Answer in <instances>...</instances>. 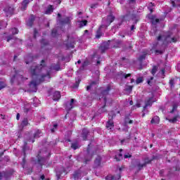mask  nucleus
Masks as SVG:
<instances>
[{
  "label": "nucleus",
  "mask_w": 180,
  "mask_h": 180,
  "mask_svg": "<svg viewBox=\"0 0 180 180\" xmlns=\"http://www.w3.org/2000/svg\"><path fill=\"white\" fill-rule=\"evenodd\" d=\"M169 84L170 88H175V79L173 78L170 79Z\"/></svg>",
  "instance_id": "40"
},
{
  "label": "nucleus",
  "mask_w": 180,
  "mask_h": 180,
  "mask_svg": "<svg viewBox=\"0 0 180 180\" xmlns=\"http://www.w3.org/2000/svg\"><path fill=\"white\" fill-rule=\"evenodd\" d=\"M176 108H178V106H176V105H174L173 108L171 111V113H174V112H175V110H176Z\"/></svg>",
  "instance_id": "58"
},
{
  "label": "nucleus",
  "mask_w": 180,
  "mask_h": 180,
  "mask_svg": "<svg viewBox=\"0 0 180 180\" xmlns=\"http://www.w3.org/2000/svg\"><path fill=\"white\" fill-rule=\"evenodd\" d=\"M71 20H72V17L71 16H65L58 20V22L60 25H71Z\"/></svg>",
  "instance_id": "13"
},
{
  "label": "nucleus",
  "mask_w": 180,
  "mask_h": 180,
  "mask_svg": "<svg viewBox=\"0 0 180 180\" xmlns=\"http://www.w3.org/2000/svg\"><path fill=\"white\" fill-rule=\"evenodd\" d=\"M13 70L15 72V75H13L11 79V84L16 82V81H17L18 84H19V82H20V81H26V79H27V78L23 77V75H22V72L16 71V70H15V68Z\"/></svg>",
  "instance_id": "4"
},
{
  "label": "nucleus",
  "mask_w": 180,
  "mask_h": 180,
  "mask_svg": "<svg viewBox=\"0 0 180 180\" xmlns=\"http://www.w3.org/2000/svg\"><path fill=\"white\" fill-rule=\"evenodd\" d=\"M94 88H96V82H92L89 86H87L86 91H89V89H94Z\"/></svg>",
  "instance_id": "31"
},
{
  "label": "nucleus",
  "mask_w": 180,
  "mask_h": 180,
  "mask_svg": "<svg viewBox=\"0 0 180 180\" xmlns=\"http://www.w3.org/2000/svg\"><path fill=\"white\" fill-rule=\"evenodd\" d=\"M123 76L126 79V78H129V77H131V74L127 75L126 73H124Z\"/></svg>",
  "instance_id": "60"
},
{
  "label": "nucleus",
  "mask_w": 180,
  "mask_h": 180,
  "mask_svg": "<svg viewBox=\"0 0 180 180\" xmlns=\"http://www.w3.org/2000/svg\"><path fill=\"white\" fill-rule=\"evenodd\" d=\"M40 136H41V131L39 129L36 130L35 133L34 134V136L28 139L27 141H29L30 143H34V139H39Z\"/></svg>",
  "instance_id": "14"
},
{
  "label": "nucleus",
  "mask_w": 180,
  "mask_h": 180,
  "mask_svg": "<svg viewBox=\"0 0 180 180\" xmlns=\"http://www.w3.org/2000/svg\"><path fill=\"white\" fill-rule=\"evenodd\" d=\"M61 98V94L60 91H55L53 94V101H58Z\"/></svg>",
  "instance_id": "27"
},
{
  "label": "nucleus",
  "mask_w": 180,
  "mask_h": 180,
  "mask_svg": "<svg viewBox=\"0 0 180 180\" xmlns=\"http://www.w3.org/2000/svg\"><path fill=\"white\" fill-rule=\"evenodd\" d=\"M96 6H98V4H94L91 5V9H95V8H96Z\"/></svg>",
  "instance_id": "61"
},
{
  "label": "nucleus",
  "mask_w": 180,
  "mask_h": 180,
  "mask_svg": "<svg viewBox=\"0 0 180 180\" xmlns=\"http://www.w3.org/2000/svg\"><path fill=\"white\" fill-rule=\"evenodd\" d=\"M115 20V16L113 14H110L106 17L103 18L102 20L101 27H104L105 29H108V26H110V23H112Z\"/></svg>",
  "instance_id": "5"
},
{
  "label": "nucleus",
  "mask_w": 180,
  "mask_h": 180,
  "mask_svg": "<svg viewBox=\"0 0 180 180\" xmlns=\"http://www.w3.org/2000/svg\"><path fill=\"white\" fill-rule=\"evenodd\" d=\"M151 123H160V117L155 116L151 120Z\"/></svg>",
  "instance_id": "39"
},
{
  "label": "nucleus",
  "mask_w": 180,
  "mask_h": 180,
  "mask_svg": "<svg viewBox=\"0 0 180 180\" xmlns=\"http://www.w3.org/2000/svg\"><path fill=\"white\" fill-rule=\"evenodd\" d=\"M30 1L33 0H24L22 3V6L20 8L21 11H26V8H27V5L30 3Z\"/></svg>",
  "instance_id": "23"
},
{
  "label": "nucleus",
  "mask_w": 180,
  "mask_h": 180,
  "mask_svg": "<svg viewBox=\"0 0 180 180\" xmlns=\"http://www.w3.org/2000/svg\"><path fill=\"white\" fill-rule=\"evenodd\" d=\"M158 70V68H157V66H153V68H152V70H151V74L153 75H155Z\"/></svg>",
  "instance_id": "43"
},
{
  "label": "nucleus",
  "mask_w": 180,
  "mask_h": 180,
  "mask_svg": "<svg viewBox=\"0 0 180 180\" xmlns=\"http://www.w3.org/2000/svg\"><path fill=\"white\" fill-rule=\"evenodd\" d=\"M80 81H81V80L78 79V80L76 82V84L74 85L73 88H77V86H79Z\"/></svg>",
  "instance_id": "57"
},
{
  "label": "nucleus",
  "mask_w": 180,
  "mask_h": 180,
  "mask_svg": "<svg viewBox=\"0 0 180 180\" xmlns=\"http://www.w3.org/2000/svg\"><path fill=\"white\" fill-rule=\"evenodd\" d=\"M26 151H32V148L28 147L27 143L25 142L24 146L22 148V153H23L24 158H22V161L21 162V165L22 168H25V165L26 164V159H25Z\"/></svg>",
  "instance_id": "10"
},
{
  "label": "nucleus",
  "mask_w": 180,
  "mask_h": 180,
  "mask_svg": "<svg viewBox=\"0 0 180 180\" xmlns=\"http://www.w3.org/2000/svg\"><path fill=\"white\" fill-rule=\"evenodd\" d=\"M172 6H180V0H174L172 1Z\"/></svg>",
  "instance_id": "37"
},
{
  "label": "nucleus",
  "mask_w": 180,
  "mask_h": 180,
  "mask_svg": "<svg viewBox=\"0 0 180 180\" xmlns=\"http://www.w3.org/2000/svg\"><path fill=\"white\" fill-rule=\"evenodd\" d=\"M108 43L112 49H119V47L122 46V41L119 39H112L111 41H108Z\"/></svg>",
  "instance_id": "11"
},
{
  "label": "nucleus",
  "mask_w": 180,
  "mask_h": 180,
  "mask_svg": "<svg viewBox=\"0 0 180 180\" xmlns=\"http://www.w3.org/2000/svg\"><path fill=\"white\" fill-rule=\"evenodd\" d=\"M73 178L75 180H81L82 178V172L81 170L75 171L73 174Z\"/></svg>",
  "instance_id": "19"
},
{
  "label": "nucleus",
  "mask_w": 180,
  "mask_h": 180,
  "mask_svg": "<svg viewBox=\"0 0 180 180\" xmlns=\"http://www.w3.org/2000/svg\"><path fill=\"white\" fill-rule=\"evenodd\" d=\"M124 158H131V154L127 153L124 155Z\"/></svg>",
  "instance_id": "56"
},
{
  "label": "nucleus",
  "mask_w": 180,
  "mask_h": 180,
  "mask_svg": "<svg viewBox=\"0 0 180 180\" xmlns=\"http://www.w3.org/2000/svg\"><path fill=\"white\" fill-rule=\"evenodd\" d=\"M4 12L6 16H11V15L13 14V8L6 7V8H4Z\"/></svg>",
  "instance_id": "21"
},
{
  "label": "nucleus",
  "mask_w": 180,
  "mask_h": 180,
  "mask_svg": "<svg viewBox=\"0 0 180 180\" xmlns=\"http://www.w3.org/2000/svg\"><path fill=\"white\" fill-rule=\"evenodd\" d=\"M89 134V131L87 129H84L82 130V137L83 140H86V138L88 137V135Z\"/></svg>",
  "instance_id": "26"
},
{
  "label": "nucleus",
  "mask_w": 180,
  "mask_h": 180,
  "mask_svg": "<svg viewBox=\"0 0 180 180\" xmlns=\"http://www.w3.org/2000/svg\"><path fill=\"white\" fill-rule=\"evenodd\" d=\"M105 30V27H102V25L98 28L96 34V39H101L102 37V30Z\"/></svg>",
  "instance_id": "22"
},
{
  "label": "nucleus",
  "mask_w": 180,
  "mask_h": 180,
  "mask_svg": "<svg viewBox=\"0 0 180 180\" xmlns=\"http://www.w3.org/2000/svg\"><path fill=\"white\" fill-rule=\"evenodd\" d=\"M86 23H88V21L86 20L77 22L79 27H84V26H86Z\"/></svg>",
  "instance_id": "32"
},
{
  "label": "nucleus",
  "mask_w": 180,
  "mask_h": 180,
  "mask_svg": "<svg viewBox=\"0 0 180 180\" xmlns=\"http://www.w3.org/2000/svg\"><path fill=\"white\" fill-rule=\"evenodd\" d=\"M126 91H128V92H130L133 91V86H129L126 88Z\"/></svg>",
  "instance_id": "55"
},
{
  "label": "nucleus",
  "mask_w": 180,
  "mask_h": 180,
  "mask_svg": "<svg viewBox=\"0 0 180 180\" xmlns=\"http://www.w3.org/2000/svg\"><path fill=\"white\" fill-rule=\"evenodd\" d=\"M120 173H119L116 176H112V174L108 175L107 176H105V180H119L120 179Z\"/></svg>",
  "instance_id": "20"
},
{
  "label": "nucleus",
  "mask_w": 180,
  "mask_h": 180,
  "mask_svg": "<svg viewBox=\"0 0 180 180\" xmlns=\"http://www.w3.org/2000/svg\"><path fill=\"white\" fill-rule=\"evenodd\" d=\"M26 60H29L30 61H32L34 60V58L32 55L27 56L26 57Z\"/></svg>",
  "instance_id": "54"
},
{
  "label": "nucleus",
  "mask_w": 180,
  "mask_h": 180,
  "mask_svg": "<svg viewBox=\"0 0 180 180\" xmlns=\"http://www.w3.org/2000/svg\"><path fill=\"white\" fill-rule=\"evenodd\" d=\"M41 49H44V46H49V41L46 39H41Z\"/></svg>",
  "instance_id": "38"
},
{
  "label": "nucleus",
  "mask_w": 180,
  "mask_h": 180,
  "mask_svg": "<svg viewBox=\"0 0 180 180\" xmlns=\"http://www.w3.org/2000/svg\"><path fill=\"white\" fill-rule=\"evenodd\" d=\"M155 102V100H154V96H150L145 100V105L143 107V113L142 114V117H144L146 116V109L147 108H151L153 106V103Z\"/></svg>",
  "instance_id": "7"
},
{
  "label": "nucleus",
  "mask_w": 180,
  "mask_h": 180,
  "mask_svg": "<svg viewBox=\"0 0 180 180\" xmlns=\"http://www.w3.org/2000/svg\"><path fill=\"white\" fill-rule=\"evenodd\" d=\"M169 122H171V123H175V122H176V117L170 120Z\"/></svg>",
  "instance_id": "63"
},
{
  "label": "nucleus",
  "mask_w": 180,
  "mask_h": 180,
  "mask_svg": "<svg viewBox=\"0 0 180 180\" xmlns=\"http://www.w3.org/2000/svg\"><path fill=\"white\" fill-rule=\"evenodd\" d=\"M74 44H75V43L74 41L72 42H68L67 44H65L66 46V49H74Z\"/></svg>",
  "instance_id": "35"
},
{
  "label": "nucleus",
  "mask_w": 180,
  "mask_h": 180,
  "mask_svg": "<svg viewBox=\"0 0 180 180\" xmlns=\"http://www.w3.org/2000/svg\"><path fill=\"white\" fill-rule=\"evenodd\" d=\"M29 110H30V108H24V112H25V113H28L29 112Z\"/></svg>",
  "instance_id": "62"
},
{
  "label": "nucleus",
  "mask_w": 180,
  "mask_h": 180,
  "mask_svg": "<svg viewBox=\"0 0 180 180\" xmlns=\"http://www.w3.org/2000/svg\"><path fill=\"white\" fill-rule=\"evenodd\" d=\"M160 22V20L155 18H153L151 22H152V25L153 26V27H155L157 23H158Z\"/></svg>",
  "instance_id": "36"
},
{
  "label": "nucleus",
  "mask_w": 180,
  "mask_h": 180,
  "mask_svg": "<svg viewBox=\"0 0 180 180\" xmlns=\"http://www.w3.org/2000/svg\"><path fill=\"white\" fill-rule=\"evenodd\" d=\"M101 156H97V158H96L95 161H94V165L95 167H99V165H101Z\"/></svg>",
  "instance_id": "33"
},
{
  "label": "nucleus",
  "mask_w": 180,
  "mask_h": 180,
  "mask_svg": "<svg viewBox=\"0 0 180 180\" xmlns=\"http://www.w3.org/2000/svg\"><path fill=\"white\" fill-rule=\"evenodd\" d=\"M110 47V45L109 44V41L108 42H104L100 47H99V51L101 53H105L108 49Z\"/></svg>",
  "instance_id": "17"
},
{
  "label": "nucleus",
  "mask_w": 180,
  "mask_h": 180,
  "mask_svg": "<svg viewBox=\"0 0 180 180\" xmlns=\"http://www.w3.org/2000/svg\"><path fill=\"white\" fill-rule=\"evenodd\" d=\"M130 9L128 8L127 9V13L126 14V15L124 16L125 19H127L128 20H130V18H131V20H134L135 25L136 23H137V20H136V15H130Z\"/></svg>",
  "instance_id": "18"
},
{
  "label": "nucleus",
  "mask_w": 180,
  "mask_h": 180,
  "mask_svg": "<svg viewBox=\"0 0 180 180\" xmlns=\"http://www.w3.org/2000/svg\"><path fill=\"white\" fill-rule=\"evenodd\" d=\"M136 82L137 84H141V82H143V77H138L136 80Z\"/></svg>",
  "instance_id": "46"
},
{
  "label": "nucleus",
  "mask_w": 180,
  "mask_h": 180,
  "mask_svg": "<svg viewBox=\"0 0 180 180\" xmlns=\"http://www.w3.org/2000/svg\"><path fill=\"white\" fill-rule=\"evenodd\" d=\"M150 162H151V161L146 162L143 164H141L139 160H136V167L140 171V169H141L143 167H146L147 164H150Z\"/></svg>",
  "instance_id": "25"
},
{
  "label": "nucleus",
  "mask_w": 180,
  "mask_h": 180,
  "mask_svg": "<svg viewBox=\"0 0 180 180\" xmlns=\"http://www.w3.org/2000/svg\"><path fill=\"white\" fill-rule=\"evenodd\" d=\"M53 11H54V9L53 8V6L50 5L46 8L45 13H46V15H50V14L53 13Z\"/></svg>",
  "instance_id": "30"
},
{
  "label": "nucleus",
  "mask_w": 180,
  "mask_h": 180,
  "mask_svg": "<svg viewBox=\"0 0 180 180\" xmlns=\"http://www.w3.org/2000/svg\"><path fill=\"white\" fill-rule=\"evenodd\" d=\"M146 53H143V55H141V56L139 58V61H143V60H145V59H146Z\"/></svg>",
  "instance_id": "51"
},
{
  "label": "nucleus",
  "mask_w": 180,
  "mask_h": 180,
  "mask_svg": "<svg viewBox=\"0 0 180 180\" xmlns=\"http://www.w3.org/2000/svg\"><path fill=\"white\" fill-rule=\"evenodd\" d=\"M27 124H29V120L25 117L22 120L20 126L23 129V127H26Z\"/></svg>",
  "instance_id": "29"
},
{
  "label": "nucleus",
  "mask_w": 180,
  "mask_h": 180,
  "mask_svg": "<svg viewBox=\"0 0 180 180\" xmlns=\"http://www.w3.org/2000/svg\"><path fill=\"white\" fill-rule=\"evenodd\" d=\"M40 65L33 63L30 68L31 75L32 77V81L30 83V91L37 92V85L40 82H44L47 79H50V72H47L46 75L41 74L43 68H44V60H42Z\"/></svg>",
  "instance_id": "1"
},
{
  "label": "nucleus",
  "mask_w": 180,
  "mask_h": 180,
  "mask_svg": "<svg viewBox=\"0 0 180 180\" xmlns=\"http://www.w3.org/2000/svg\"><path fill=\"white\" fill-rule=\"evenodd\" d=\"M38 32H37V30L34 29V39H36V36H37Z\"/></svg>",
  "instance_id": "59"
},
{
  "label": "nucleus",
  "mask_w": 180,
  "mask_h": 180,
  "mask_svg": "<svg viewBox=\"0 0 180 180\" xmlns=\"http://www.w3.org/2000/svg\"><path fill=\"white\" fill-rule=\"evenodd\" d=\"M153 6V3H150V6H148V11H150L151 13H153V11L154 9Z\"/></svg>",
  "instance_id": "50"
},
{
  "label": "nucleus",
  "mask_w": 180,
  "mask_h": 180,
  "mask_svg": "<svg viewBox=\"0 0 180 180\" xmlns=\"http://www.w3.org/2000/svg\"><path fill=\"white\" fill-rule=\"evenodd\" d=\"M91 64V62H89V60H86L82 64V66L79 68L80 71H83V70H85V67H86L87 65H89Z\"/></svg>",
  "instance_id": "28"
},
{
  "label": "nucleus",
  "mask_w": 180,
  "mask_h": 180,
  "mask_svg": "<svg viewBox=\"0 0 180 180\" xmlns=\"http://www.w3.org/2000/svg\"><path fill=\"white\" fill-rule=\"evenodd\" d=\"M63 172H65V169L62 168V172H56L57 179H60Z\"/></svg>",
  "instance_id": "41"
},
{
  "label": "nucleus",
  "mask_w": 180,
  "mask_h": 180,
  "mask_svg": "<svg viewBox=\"0 0 180 180\" xmlns=\"http://www.w3.org/2000/svg\"><path fill=\"white\" fill-rule=\"evenodd\" d=\"M14 171L13 169H10L9 171L7 172H0V180L4 179L8 180V179L13 174Z\"/></svg>",
  "instance_id": "12"
},
{
  "label": "nucleus",
  "mask_w": 180,
  "mask_h": 180,
  "mask_svg": "<svg viewBox=\"0 0 180 180\" xmlns=\"http://www.w3.org/2000/svg\"><path fill=\"white\" fill-rule=\"evenodd\" d=\"M71 147H72V148H73V150H77V148H79V146H78V143H72Z\"/></svg>",
  "instance_id": "44"
},
{
  "label": "nucleus",
  "mask_w": 180,
  "mask_h": 180,
  "mask_svg": "<svg viewBox=\"0 0 180 180\" xmlns=\"http://www.w3.org/2000/svg\"><path fill=\"white\" fill-rule=\"evenodd\" d=\"M51 36H53V37L57 36V30L56 28L52 30Z\"/></svg>",
  "instance_id": "49"
},
{
  "label": "nucleus",
  "mask_w": 180,
  "mask_h": 180,
  "mask_svg": "<svg viewBox=\"0 0 180 180\" xmlns=\"http://www.w3.org/2000/svg\"><path fill=\"white\" fill-rule=\"evenodd\" d=\"M57 127H58V125L57 124H53V128L51 129V133H54L56 130H57Z\"/></svg>",
  "instance_id": "47"
},
{
  "label": "nucleus",
  "mask_w": 180,
  "mask_h": 180,
  "mask_svg": "<svg viewBox=\"0 0 180 180\" xmlns=\"http://www.w3.org/2000/svg\"><path fill=\"white\" fill-rule=\"evenodd\" d=\"M75 102V99L74 98H72L70 102V101H68L66 103H65V110L68 111V112H70V110H71V109H72V108H74V103Z\"/></svg>",
  "instance_id": "15"
},
{
  "label": "nucleus",
  "mask_w": 180,
  "mask_h": 180,
  "mask_svg": "<svg viewBox=\"0 0 180 180\" xmlns=\"http://www.w3.org/2000/svg\"><path fill=\"white\" fill-rule=\"evenodd\" d=\"M91 145H88L86 155L84 156V162L86 164L88 161H91L92 160V157L96 154V153H98V150H96L95 152L92 151V149L90 147Z\"/></svg>",
  "instance_id": "6"
},
{
  "label": "nucleus",
  "mask_w": 180,
  "mask_h": 180,
  "mask_svg": "<svg viewBox=\"0 0 180 180\" xmlns=\"http://www.w3.org/2000/svg\"><path fill=\"white\" fill-rule=\"evenodd\" d=\"M18 33H19V30H18L16 27L12 28L9 30L10 34H18Z\"/></svg>",
  "instance_id": "34"
},
{
  "label": "nucleus",
  "mask_w": 180,
  "mask_h": 180,
  "mask_svg": "<svg viewBox=\"0 0 180 180\" xmlns=\"http://www.w3.org/2000/svg\"><path fill=\"white\" fill-rule=\"evenodd\" d=\"M0 25L1 27H6V26H8V22L3 21L0 23Z\"/></svg>",
  "instance_id": "52"
},
{
  "label": "nucleus",
  "mask_w": 180,
  "mask_h": 180,
  "mask_svg": "<svg viewBox=\"0 0 180 180\" xmlns=\"http://www.w3.org/2000/svg\"><path fill=\"white\" fill-rule=\"evenodd\" d=\"M101 61H102L101 56L95 54L92 57V63H94L96 65H99V64H101Z\"/></svg>",
  "instance_id": "16"
},
{
  "label": "nucleus",
  "mask_w": 180,
  "mask_h": 180,
  "mask_svg": "<svg viewBox=\"0 0 180 180\" xmlns=\"http://www.w3.org/2000/svg\"><path fill=\"white\" fill-rule=\"evenodd\" d=\"M157 41H162V44L161 46L160 49H158V42H156V43L153 44L150 51H151V53L155 51V53L157 56H158L160 54H164V53L165 51V46H167V44H168V43H172V42L175 43V41H176V39L175 38H172L171 34H167L163 35V36L160 34L157 37Z\"/></svg>",
  "instance_id": "2"
},
{
  "label": "nucleus",
  "mask_w": 180,
  "mask_h": 180,
  "mask_svg": "<svg viewBox=\"0 0 180 180\" xmlns=\"http://www.w3.org/2000/svg\"><path fill=\"white\" fill-rule=\"evenodd\" d=\"M34 22V15H31L28 20L27 21V25L29 26L30 27H32V26H33Z\"/></svg>",
  "instance_id": "24"
},
{
  "label": "nucleus",
  "mask_w": 180,
  "mask_h": 180,
  "mask_svg": "<svg viewBox=\"0 0 180 180\" xmlns=\"http://www.w3.org/2000/svg\"><path fill=\"white\" fill-rule=\"evenodd\" d=\"M153 79H154L153 77H150L149 79H147L148 85H150L151 86L152 85L151 81H153Z\"/></svg>",
  "instance_id": "48"
},
{
  "label": "nucleus",
  "mask_w": 180,
  "mask_h": 180,
  "mask_svg": "<svg viewBox=\"0 0 180 180\" xmlns=\"http://www.w3.org/2000/svg\"><path fill=\"white\" fill-rule=\"evenodd\" d=\"M115 160H116V161H120V160H123V154L120 153L118 155H115Z\"/></svg>",
  "instance_id": "42"
},
{
  "label": "nucleus",
  "mask_w": 180,
  "mask_h": 180,
  "mask_svg": "<svg viewBox=\"0 0 180 180\" xmlns=\"http://www.w3.org/2000/svg\"><path fill=\"white\" fill-rule=\"evenodd\" d=\"M5 86H6V84H5V83H4V82H0V89H4V88H5Z\"/></svg>",
  "instance_id": "53"
},
{
  "label": "nucleus",
  "mask_w": 180,
  "mask_h": 180,
  "mask_svg": "<svg viewBox=\"0 0 180 180\" xmlns=\"http://www.w3.org/2000/svg\"><path fill=\"white\" fill-rule=\"evenodd\" d=\"M110 84H108L107 86L106 89H104L101 91V96L103 98L104 105L98 109V113H105L106 112V110L105 109V106H106V96L109 95V91H110Z\"/></svg>",
  "instance_id": "3"
},
{
  "label": "nucleus",
  "mask_w": 180,
  "mask_h": 180,
  "mask_svg": "<svg viewBox=\"0 0 180 180\" xmlns=\"http://www.w3.org/2000/svg\"><path fill=\"white\" fill-rule=\"evenodd\" d=\"M12 39H13V36H8L7 37V41H11V40H12Z\"/></svg>",
  "instance_id": "64"
},
{
  "label": "nucleus",
  "mask_w": 180,
  "mask_h": 180,
  "mask_svg": "<svg viewBox=\"0 0 180 180\" xmlns=\"http://www.w3.org/2000/svg\"><path fill=\"white\" fill-rule=\"evenodd\" d=\"M53 70H56V71H59L60 70V63H58L57 65L52 66Z\"/></svg>",
  "instance_id": "45"
},
{
  "label": "nucleus",
  "mask_w": 180,
  "mask_h": 180,
  "mask_svg": "<svg viewBox=\"0 0 180 180\" xmlns=\"http://www.w3.org/2000/svg\"><path fill=\"white\" fill-rule=\"evenodd\" d=\"M46 155L44 157H40V154L38 155V164L39 165H46L49 157H50V152H45Z\"/></svg>",
  "instance_id": "9"
},
{
  "label": "nucleus",
  "mask_w": 180,
  "mask_h": 180,
  "mask_svg": "<svg viewBox=\"0 0 180 180\" xmlns=\"http://www.w3.org/2000/svg\"><path fill=\"white\" fill-rule=\"evenodd\" d=\"M108 115H109V117H108V121L107 122V124H106V129H108V130H112V129L115 127V124L113 123L112 119L113 117H116V115L113 111L110 112Z\"/></svg>",
  "instance_id": "8"
}]
</instances>
